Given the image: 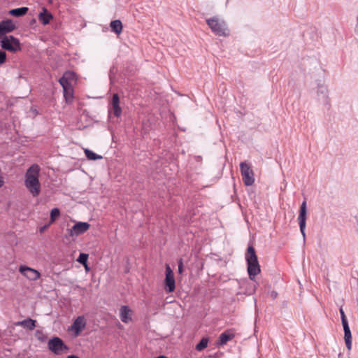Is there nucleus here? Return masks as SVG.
Listing matches in <instances>:
<instances>
[{"label": "nucleus", "mask_w": 358, "mask_h": 358, "mask_svg": "<svg viewBox=\"0 0 358 358\" xmlns=\"http://www.w3.org/2000/svg\"><path fill=\"white\" fill-rule=\"evenodd\" d=\"M86 324L85 317L83 316H78L73 321L71 329L78 336L85 329Z\"/></svg>", "instance_id": "nucleus-11"}, {"label": "nucleus", "mask_w": 358, "mask_h": 358, "mask_svg": "<svg viewBox=\"0 0 358 358\" xmlns=\"http://www.w3.org/2000/svg\"><path fill=\"white\" fill-rule=\"evenodd\" d=\"M19 271L30 280H36L41 276L40 273L32 268L27 266H20Z\"/></svg>", "instance_id": "nucleus-10"}, {"label": "nucleus", "mask_w": 358, "mask_h": 358, "mask_svg": "<svg viewBox=\"0 0 358 358\" xmlns=\"http://www.w3.org/2000/svg\"><path fill=\"white\" fill-rule=\"evenodd\" d=\"M306 218H307V204L306 201H303L301 204L299 209V214L298 216V222L301 233L303 236V240L306 238Z\"/></svg>", "instance_id": "nucleus-7"}, {"label": "nucleus", "mask_w": 358, "mask_h": 358, "mask_svg": "<svg viewBox=\"0 0 358 358\" xmlns=\"http://www.w3.org/2000/svg\"><path fill=\"white\" fill-rule=\"evenodd\" d=\"M341 322H342V325H343L344 331H350L348 320L341 321Z\"/></svg>", "instance_id": "nucleus-31"}, {"label": "nucleus", "mask_w": 358, "mask_h": 358, "mask_svg": "<svg viewBox=\"0 0 358 358\" xmlns=\"http://www.w3.org/2000/svg\"><path fill=\"white\" fill-rule=\"evenodd\" d=\"M6 53L3 50H0V66L6 62Z\"/></svg>", "instance_id": "nucleus-29"}, {"label": "nucleus", "mask_w": 358, "mask_h": 358, "mask_svg": "<svg viewBox=\"0 0 358 358\" xmlns=\"http://www.w3.org/2000/svg\"><path fill=\"white\" fill-rule=\"evenodd\" d=\"M208 338H206V337H203L201 338V340L196 344V347H195V349L197 350V351H202L203 350H204L207 345H208Z\"/></svg>", "instance_id": "nucleus-25"}, {"label": "nucleus", "mask_w": 358, "mask_h": 358, "mask_svg": "<svg viewBox=\"0 0 358 358\" xmlns=\"http://www.w3.org/2000/svg\"><path fill=\"white\" fill-rule=\"evenodd\" d=\"M67 73H64L63 76H62L59 79V83L63 88V91H66L67 88L72 87L71 83L69 82L68 78L66 77Z\"/></svg>", "instance_id": "nucleus-21"}, {"label": "nucleus", "mask_w": 358, "mask_h": 358, "mask_svg": "<svg viewBox=\"0 0 358 358\" xmlns=\"http://www.w3.org/2000/svg\"><path fill=\"white\" fill-rule=\"evenodd\" d=\"M178 272L180 273H182V271H183V262H182V259H180L178 262Z\"/></svg>", "instance_id": "nucleus-32"}, {"label": "nucleus", "mask_w": 358, "mask_h": 358, "mask_svg": "<svg viewBox=\"0 0 358 358\" xmlns=\"http://www.w3.org/2000/svg\"><path fill=\"white\" fill-rule=\"evenodd\" d=\"M36 321L31 318H27L24 320L16 322L17 326H20L24 328H27L29 330H33L36 327Z\"/></svg>", "instance_id": "nucleus-17"}, {"label": "nucleus", "mask_w": 358, "mask_h": 358, "mask_svg": "<svg viewBox=\"0 0 358 358\" xmlns=\"http://www.w3.org/2000/svg\"><path fill=\"white\" fill-rule=\"evenodd\" d=\"M234 337V335L232 333H231L229 331H225L220 335L218 344L220 345H224L228 341L233 339Z\"/></svg>", "instance_id": "nucleus-18"}, {"label": "nucleus", "mask_w": 358, "mask_h": 358, "mask_svg": "<svg viewBox=\"0 0 358 358\" xmlns=\"http://www.w3.org/2000/svg\"><path fill=\"white\" fill-rule=\"evenodd\" d=\"M164 289L168 293L174 292L176 289V281L174 274L169 264L166 265V276L164 282Z\"/></svg>", "instance_id": "nucleus-8"}, {"label": "nucleus", "mask_w": 358, "mask_h": 358, "mask_svg": "<svg viewBox=\"0 0 358 358\" xmlns=\"http://www.w3.org/2000/svg\"><path fill=\"white\" fill-rule=\"evenodd\" d=\"M88 260V255L86 253H80L77 259V261L83 266H87Z\"/></svg>", "instance_id": "nucleus-27"}, {"label": "nucleus", "mask_w": 358, "mask_h": 358, "mask_svg": "<svg viewBox=\"0 0 358 358\" xmlns=\"http://www.w3.org/2000/svg\"><path fill=\"white\" fill-rule=\"evenodd\" d=\"M111 31L117 34H120L122 31V23L120 20H113L110 22Z\"/></svg>", "instance_id": "nucleus-20"}, {"label": "nucleus", "mask_w": 358, "mask_h": 358, "mask_svg": "<svg viewBox=\"0 0 358 358\" xmlns=\"http://www.w3.org/2000/svg\"><path fill=\"white\" fill-rule=\"evenodd\" d=\"M60 215V210L57 208H54L50 212V222H55Z\"/></svg>", "instance_id": "nucleus-26"}, {"label": "nucleus", "mask_w": 358, "mask_h": 358, "mask_svg": "<svg viewBox=\"0 0 358 358\" xmlns=\"http://www.w3.org/2000/svg\"><path fill=\"white\" fill-rule=\"evenodd\" d=\"M64 96L67 103L72 102L73 99V90L72 87L67 88L66 91H63Z\"/></svg>", "instance_id": "nucleus-23"}, {"label": "nucleus", "mask_w": 358, "mask_h": 358, "mask_svg": "<svg viewBox=\"0 0 358 358\" xmlns=\"http://www.w3.org/2000/svg\"><path fill=\"white\" fill-rule=\"evenodd\" d=\"M85 266V269H86V270H88V269H89V268H88V266H87H87Z\"/></svg>", "instance_id": "nucleus-38"}, {"label": "nucleus", "mask_w": 358, "mask_h": 358, "mask_svg": "<svg viewBox=\"0 0 358 358\" xmlns=\"http://www.w3.org/2000/svg\"><path fill=\"white\" fill-rule=\"evenodd\" d=\"M90 227V224L85 222H78L76 223L71 229H69L68 234L70 236H78L87 231Z\"/></svg>", "instance_id": "nucleus-9"}, {"label": "nucleus", "mask_w": 358, "mask_h": 358, "mask_svg": "<svg viewBox=\"0 0 358 358\" xmlns=\"http://www.w3.org/2000/svg\"><path fill=\"white\" fill-rule=\"evenodd\" d=\"M255 291V287H251L250 291H248V294H252Z\"/></svg>", "instance_id": "nucleus-35"}, {"label": "nucleus", "mask_w": 358, "mask_h": 358, "mask_svg": "<svg viewBox=\"0 0 358 358\" xmlns=\"http://www.w3.org/2000/svg\"><path fill=\"white\" fill-rule=\"evenodd\" d=\"M48 349L55 355H62L66 350H69L68 346L60 338L54 336L50 338L48 343Z\"/></svg>", "instance_id": "nucleus-5"}, {"label": "nucleus", "mask_w": 358, "mask_h": 358, "mask_svg": "<svg viewBox=\"0 0 358 358\" xmlns=\"http://www.w3.org/2000/svg\"><path fill=\"white\" fill-rule=\"evenodd\" d=\"M339 312H340V314H341V321L348 320L347 317L345 316V312H344V310H343L342 307L340 308Z\"/></svg>", "instance_id": "nucleus-33"}, {"label": "nucleus", "mask_w": 358, "mask_h": 358, "mask_svg": "<svg viewBox=\"0 0 358 358\" xmlns=\"http://www.w3.org/2000/svg\"><path fill=\"white\" fill-rule=\"evenodd\" d=\"M3 49L15 52L21 50L20 41L13 36H6L0 41Z\"/></svg>", "instance_id": "nucleus-4"}, {"label": "nucleus", "mask_w": 358, "mask_h": 358, "mask_svg": "<svg viewBox=\"0 0 358 358\" xmlns=\"http://www.w3.org/2000/svg\"><path fill=\"white\" fill-rule=\"evenodd\" d=\"M317 98L319 101H320L324 105H329V96H328V90L326 86L323 85H317Z\"/></svg>", "instance_id": "nucleus-13"}, {"label": "nucleus", "mask_w": 358, "mask_h": 358, "mask_svg": "<svg viewBox=\"0 0 358 358\" xmlns=\"http://www.w3.org/2000/svg\"><path fill=\"white\" fill-rule=\"evenodd\" d=\"M67 358H79L78 356L74 355H71L67 357Z\"/></svg>", "instance_id": "nucleus-36"}, {"label": "nucleus", "mask_w": 358, "mask_h": 358, "mask_svg": "<svg viewBox=\"0 0 358 358\" xmlns=\"http://www.w3.org/2000/svg\"><path fill=\"white\" fill-rule=\"evenodd\" d=\"M344 339L346 347L348 350L352 348V334L351 331H344Z\"/></svg>", "instance_id": "nucleus-24"}, {"label": "nucleus", "mask_w": 358, "mask_h": 358, "mask_svg": "<svg viewBox=\"0 0 358 358\" xmlns=\"http://www.w3.org/2000/svg\"><path fill=\"white\" fill-rule=\"evenodd\" d=\"M131 309L128 306H122L120 308V317L122 322L128 323L131 320Z\"/></svg>", "instance_id": "nucleus-15"}, {"label": "nucleus", "mask_w": 358, "mask_h": 358, "mask_svg": "<svg viewBox=\"0 0 358 358\" xmlns=\"http://www.w3.org/2000/svg\"><path fill=\"white\" fill-rule=\"evenodd\" d=\"M35 335L37 339L41 342H45L47 340V336L43 334V331L41 330H37Z\"/></svg>", "instance_id": "nucleus-28"}, {"label": "nucleus", "mask_w": 358, "mask_h": 358, "mask_svg": "<svg viewBox=\"0 0 358 358\" xmlns=\"http://www.w3.org/2000/svg\"><path fill=\"white\" fill-rule=\"evenodd\" d=\"M86 157L89 160H96L102 159V156L99 155L89 149H85L84 150Z\"/></svg>", "instance_id": "nucleus-22"}, {"label": "nucleus", "mask_w": 358, "mask_h": 358, "mask_svg": "<svg viewBox=\"0 0 358 358\" xmlns=\"http://www.w3.org/2000/svg\"><path fill=\"white\" fill-rule=\"evenodd\" d=\"M240 170L243 178V181L246 186L252 185L255 182L254 173L249 164L245 162L240 164Z\"/></svg>", "instance_id": "nucleus-6"}, {"label": "nucleus", "mask_w": 358, "mask_h": 358, "mask_svg": "<svg viewBox=\"0 0 358 358\" xmlns=\"http://www.w3.org/2000/svg\"><path fill=\"white\" fill-rule=\"evenodd\" d=\"M341 322H342V325H343L344 331H350L348 320L341 321Z\"/></svg>", "instance_id": "nucleus-30"}, {"label": "nucleus", "mask_w": 358, "mask_h": 358, "mask_svg": "<svg viewBox=\"0 0 358 358\" xmlns=\"http://www.w3.org/2000/svg\"><path fill=\"white\" fill-rule=\"evenodd\" d=\"M16 28L12 20L7 19L0 22V36L12 32Z\"/></svg>", "instance_id": "nucleus-12"}, {"label": "nucleus", "mask_w": 358, "mask_h": 358, "mask_svg": "<svg viewBox=\"0 0 358 358\" xmlns=\"http://www.w3.org/2000/svg\"><path fill=\"white\" fill-rule=\"evenodd\" d=\"M155 358H168L167 357L164 356V355H159Z\"/></svg>", "instance_id": "nucleus-37"}, {"label": "nucleus", "mask_w": 358, "mask_h": 358, "mask_svg": "<svg viewBox=\"0 0 358 358\" xmlns=\"http://www.w3.org/2000/svg\"><path fill=\"white\" fill-rule=\"evenodd\" d=\"M207 24L212 31L217 36H226L229 34V29L226 22L217 17H213L206 20Z\"/></svg>", "instance_id": "nucleus-3"}, {"label": "nucleus", "mask_w": 358, "mask_h": 358, "mask_svg": "<svg viewBox=\"0 0 358 358\" xmlns=\"http://www.w3.org/2000/svg\"><path fill=\"white\" fill-rule=\"evenodd\" d=\"M112 112L114 115L119 117L122 115V108L120 106V97L117 94H114L111 100Z\"/></svg>", "instance_id": "nucleus-14"}, {"label": "nucleus", "mask_w": 358, "mask_h": 358, "mask_svg": "<svg viewBox=\"0 0 358 358\" xmlns=\"http://www.w3.org/2000/svg\"><path fill=\"white\" fill-rule=\"evenodd\" d=\"M28 10L29 8L27 7H20L10 10L8 13L14 17H22L25 15Z\"/></svg>", "instance_id": "nucleus-19"}, {"label": "nucleus", "mask_w": 358, "mask_h": 358, "mask_svg": "<svg viewBox=\"0 0 358 358\" xmlns=\"http://www.w3.org/2000/svg\"><path fill=\"white\" fill-rule=\"evenodd\" d=\"M40 167L38 164L31 165L25 174L24 185L33 196L41 192V183L38 180Z\"/></svg>", "instance_id": "nucleus-1"}, {"label": "nucleus", "mask_w": 358, "mask_h": 358, "mask_svg": "<svg viewBox=\"0 0 358 358\" xmlns=\"http://www.w3.org/2000/svg\"><path fill=\"white\" fill-rule=\"evenodd\" d=\"M53 18V15L43 7L42 11L38 14V20L43 24H48L50 20Z\"/></svg>", "instance_id": "nucleus-16"}, {"label": "nucleus", "mask_w": 358, "mask_h": 358, "mask_svg": "<svg viewBox=\"0 0 358 358\" xmlns=\"http://www.w3.org/2000/svg\"><path fill=\"white\" fill-rule=\"evenodd\" d=\"M245 260L249 278L251 280H255L256 275L261 272V268L257 255L252 245H248V247L245 252Z\"/></svg>", "instance_id": "nucleus-2"}, {"label": "nucleus", "mask_w": 358, "mask_h": 358, "mask_svg": "<svg viewBox=\"0 0 358 358\" xmlns=\"http://www.w3.org/2000/svg\"><path fill=\"white\" fill-rule=\"evenodd\" d=\"M271 296L273 299H275L278 296V292L275 291H272L271 292Z\"/></svg>", "instance_id": "nucleus-34"}]
</instances>
